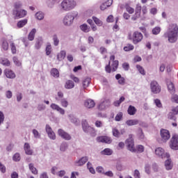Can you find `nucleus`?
Segmentation results:
<instances>
[{
	"label": "nucleus",
	"instance_id": "obj_1",
	"mask_svg": "<svg viewBox=\"0 0 178 178\" xmlns=\"http://www.w3.org/2000/svg\"><path fill=\"white\" fill-rule=\"evenodd\" d=\"M164 38H168V42L175 44L178 40V26L176 24H170L166 32L163 35Z\"/></svg>",
	"mask_w": 178,
	"mask_h": 178
},
{
	"label": "nucleus",
	"instance_id": "obj_2",
	"mask_svg": "<svg viewBox=\"0 0 178 178\" xmlns=\"http://www.w3.org/2000/svg\"><path fill=\"white\" fill-rule=\"evenodd\" d=\"M76 7V1L74 0H63L60 4L61 12H69Z\"/></svg>",
	"mask_w": 178,
	"mask_h": 178
},
{
	"label": "nucleus",
	"instance_id": "obj_3",
	"mask_svg": "<svg viewBox=\"0 0 178 178\" xmlns=\"http://www.w3.org/2000/svg\"><path fill=\"white\" fill-rule=\"evenodd\" d=\"M81 124L84 133H89L91 136H95V129L88 124V122H87V120H83L81 122Z\"/></svg>",
	"mask_w": 178,
	"mask_h": 178
},
{
	"label": "nucleus",
	"instance_id": "obj_4",
	"mask_svg": "<svg viewBox=\"0 0 178 178\" xmlns=\"http://www.w3.org/2000/svg\"><path fill=\"white\" fill-rule=\"evenodd\" d=\"M76 16H77V13H75V15L73 14V13L67 14L64 17L63 20V23L64 26H69L71 24H73V22H74Z\"/></svg>",
	"mask_w": 178,
	"mask_h": 178
},
{
	"label": "nucleus",
	"instance_id": "obj_5",
	"mask_svg": "<svg viewBox=\"0 0 178 178\" xmlns=\"http://www.w3.org/2000/svg\"><path fill=\"white\" fill-rule=\"evenodd\" d=\"M129 40H132L133 43L137 44L138 42L143 41V33L138 31H135L133 33L132 38H129Z\"/></svg>",
	"mask_w": 178,
	"mask_h": 178
},
{
	"label": "nucleus",
	"instance_id": "obj_6",
	"mask_svg": "<svg viewBox=\"0 0 178 178\" xmlns=\"http://www.w3.org/2000/svg\"><path fill=\"white\" fill-rule=\"evenodd\" d=\"M126 144L129 151H131V152H136V147H134V140H133L132 135H129V138L126 140Z\"/></svg>",
	"mask_w": 178,
	"mask_h": 178
},
{
	"label": "nucleus",
	"instance_id": "obj_7",
	"mask_svg": "<svg viewBox=\"0 0 178 178\" xmlns=\"http://www.w3.org/2000/svg\"><path fill=\"white\" fill-rule=\"evenodd\" d=\"M150 90L153 94H159L161 92V86L156 81H152L150 83Z\"/></svg>",
	"mask_w": 178,
	"mask_h": 178
},
{
	"label": "nucleus",
	"instance_id": "obj_8",
	"mask_svg": "<svg viewBox=\"0 0 178 178\" xmlns=\"http://www.w3.org/2000/svg\"><path fill=\"white\" fill-rule=\"evenodd\" d=\"M155 154L159 158L165 159V158H170V155L168 153H165V150L162 147H157L155 149Z\"/></svg>",
	"mask_w": 178,
	"mask_h": 178
},
{
	"label": "nucleus",
	"instance_id": "obj_9",
	"mask_svg": "<svg viewBox=\"0 0 178 178\" xmlns=\"http://www.w3.org/2000/svg\"><path fill=\"white\" fill-rule=\"evenodd\" d=\"M170 147L171 149H174L175 151H178V135L177 134H175L172 136L170 140Z\"/></svg>",
	"mask_w": 178,
	"mask_h": 178
},
{
	"label": "nucleus",
	"instance_id": "obj_10",
	"mask_svg": "<svg viewBox=\"0 0 178 178\" xmlns=\"http://www.w3.org/2000/svg\"><path fill=\"white\" fill-rule=\"evenodd\" d=\"M13 14L15 19H22L27 15V11L26 10H13Z\"/></svg>",
	"mask_w": 178,
	"mask_h": 178
},
{
	"label": "nucleus",
	"instance_id": "obj_11",
	"mask_svg": "<svg viewBox=\"0 0 178 178\" xmlns=\"http://www.w3.org/2000/svg\"><path fill=\"white\" fill-rule=\"evenodd\" d=\"M58 134L60 137H61V138L65 140L66 141H70V140H72V136L62 129H59L58 130Z\"/></svg>",
	"mask_w": 178,
	"mask_h": 178
},
{
	"label": "nucleus",
	"instance_id": "obj_12",
	"mask_svg": "<svg viewBox=\"0 0 178 178\" xmlns=\"http://www.w3.org/2000/svg\"><path fill=\"white\" fill-rule=\"evenodd\" d=\"M141 5L137 4L135 9V14L131 17V20L136 22V20L141 17Z\"/></svg>",
	"mask_w": 178,
	"mask_h": 178
},
{
	"label": "nucleus",
	"instance_id": "obj_13",
	"mask_svg": "<svg viewBox=\"0 0 178 178\" xmlns=\"http://www.w3.org/2000/svg\"><path fill=\"white\" fill-rule=\"evenodd\" d=\"M141 5L137 4L135 9V14L131 17V20L136 22V20L141 17Z\"/></svg>",
	"mask_w": 178,
	"mask_h": 178
},
{
	"label": "nucleus",
	"instance_id": "obj_14",
	"mask_svg": "<svg viewBox=\"0 0 178 178\" xmlns=\"http://www.w3.org/2000/svg\"><path fill=\"white\" fill-rule=\"evenodd\" d=\"M177 114H178V106L172 108V111H170L168 113V119H170V120H173L174 122H176V120H177V117H176Z\"/></svg>",
	"mask_w": 178,
	"mask_h": 178
},
{
	"label": "nucleus",
	"instance_id": "obj_15",
	"mask_svg": "<svg viewBox=\"0 0 178 178\" xmlns=\"http://www.w3.org/2000/svg\"><path fill=\"white\" fill-rule=\"evenodd\" d=\"M161 137L163 143H166L169 138H170V133L168 129H161Z\"/></svg>",
	"mask_w": 178,
	"mask_h": 178
},
{
	"label": "nucleus",
	"instance_id": "obj_16",
	"mask_svg": "<svg viewBox=\"0 0 178 178\" xmlns=\"http://www.w3.org/2000/svg\"><path fill=\"white\" fill-rule=\"evenodd\" d=\"M46 132L47 133L48 137L51 140H56V135H55V132L52 130V128L49 124H46L45 127Z\"/></svg>",
	"mask_w": 178,
	"mask_h": 178
},
{
	"label": "nucleus",
	"instance_id": "obj_17",
	"mask_svg": "<svg viewBox=\"0 0 178 178\" xmlns=\"http://www.w3.org/2000/svg\"><path fill=\"white\" fill-rule=\"evenodd\" d=\"M97 143H104V144H111L112 138L109 136H98L97 138Z\"/></svg>",
	"mask_w": 178,
	"mask_h": 178
},
{
	"label": "nucleus",
	"instance_id": "obj_18",
	"mask_svg": "<svg viewBox=\"0 0 178 178\" xmlns=\"http://www.w3.org/2000/svg\"><path fill=\"white\" fill-rule=\"evenodd\" d=\"M50 108H51L53 111H57V112L60 113V115H65V109L62 108L60 106H59L56 104H54V103L51 104L50 106Z\"/></svg>",
	"mask_w": 178,
	"mask_h": 178
},
{
	"label": "nucleus",
	"instance_id": "obj_19",
	"mask_svg": "<svg viewBox=\"0 0 178 178\" xmlns=\"http://www.w3.org/2000/svg\"><path fill=\"white\" fill-rule=\"evenodd\" d=\"M84 106L88 108V109H91L95 106V102L91 99H86L84 102Z\"/></svg>",
	"mask_w": 178,
	"mask_h": 178
},
{
	"label": "nucleus",
	"instance_id": "obj_20",
	"mask_svg": "<svg viewBox=\"0 0 178 178\" xmlns=\"http://www.w3.org/2000/svg\"><path fill=\"white\" fill-rule=\"evenodd\" d=\"M24 149L26 155H33V149H31L30 144L25 143L24 145Z\"/></svg>",
	"mask_w": 178,
	"mask_h": 178
},
{
	"label": "nucleus",
	"instance_id": "obj_21",
	"mask_svg": "<svg viewBox=\"0 0 178 178\" xmlns=\"http://www.w3.org/2000/svg\"><path fill=\"white\" fill-rule=\"evenodd\" d=\"M4 73L8 79H15L16 77L15 72L9 69H6Z\"/></svg>",
	"mask_w": 178,
	"mask_h": 178
},
{
	"label": "nucleus",
	"instance_id": "obj_22",
	"mask_svg": "<svg viewBox=\"0 0 178 178\" xmlns=\"http://www.w3.org/2000/svg\"><path fill=\"white\" fill-rule=\"evenodd\" d=\"M87 161H88V157L84 156V157H82L79 161H76L75 163L76 166H83V165H84L87 162Z\"/></svg>",
	"mask_w": 178,
	"mask_h": 178
},
{
	"label": "nucleus",
	"instance_id": "obj_23",
	"mask_svg": "<svg viewBox=\"0 0 178 178\" xmlns=\"http://www.w3.org/2000/svg\"><path fill=\"white\" fill-rule=\"evenodd\" d=\"M109 106V102L108 100L104 101L102 102L98 106L99 111H104V109L108 108Z\"/></svg>",
	"mask_w": 178,
	"mask_h": 178
},
{
	"label": "nucleus",
	"instance_id": "obj_24",
	"mask_svg": "<svg viewBox=\"0 0 178 178\" xmlns=\"http://www.w3.org/2000/svg\"><path fill=\"white\" fill-rule=\"evenodd\" d=\"M137 112V108L134 107V106H129L127 110V113L131 116H134L136 115V113Z\"/></svg>",
	"mask_w": 178,
	"mask_h": 178
},
{
	"label": "nucleus",
	"instance_id": "obj_25",
	"mask_svg": "<svg viewBox=\"0 0 178 178\" xmlns=\"http://www.w3.org/2000/svg\"><path fill=\"white\" fill-rule=\"evenodd\" d=\"M165 166L166 170H171V169L173 168L172 160L170 159L167 158V160L165 161Z\"/></svg>",
	"mask_w": 178,
	"mask_h": 178
},
{
	"label": "nucleus",
	"instance_id": "obj_26",
	"mask_svg": "<svg viewBox=\"0 0 178 178\" xmlns=\"http://www.w3.org/2000/svg\"><path fill=\"white\" fill-rule=\"evenodd\" d=\"M37 33V30L35 29H33L31 32L28 35L29 41H33L34 38L35 37V33Z\"/></svg>",
	"mask_w": 178,
	"mask_h": 178
},
{
	"label": "nucleus",
	"instance_id": "obj_27",
	"mask_svg": "<svg viewBox=\"0 0 178 178\" xmlns=\"http://www.w3.org/2000/svg\"><path fill=\"white\" fill-rule=\"evenodd\" d=\"M140 124V120H128L126 121V124L127 126H136V124Z\"/></svg>",
	"mask_w": 178,
	"mask_h": 178
},
{
	"label": "nucleus",
	"instance_id": "obj_28",
	"mask_svg": "<svg viewBox=\"0 0 178 178\" xmlns=\"http://www.w3.org/2000/svg\"><path fill=\"white\" fill-rule=\"evenodd\" d=\"M65 88L67 90H72V88H74V82L72 80H68L66 81Z\"/></svg>",
	"mask_w": 178,
	"mask_h": 178
},
{
	"label": "nucleus",
	"instance_id": "obj_29",
	"mask_svg": "<svg viewBox=\"0 0 178 178\" xmlns=\"http://www.w3.org/2000/svg\"><path fill=\"white\" fill-rule=\"evenodd\" d=\"M42 43H43L42 38H38L36 40V42L35 44V49H40V48H41V46L42 45Z\"/></svg>",
	"mask_w": 178,
	"mask_h": 178
},
{
	"label": "nucleus",
	"instance_id": "obj_30",
	"mask_svg": "<svg viewBox=\"0 0 178 178\" xmlns=\"http://www.w3.org/2000/svg\"><path fill=\"white\" fill-rule=\"evenodd\" d=\"M1 48L3 51H8L9 49V43H8V40L6 39H3L2 40Z\"/></svg>",
	"mask_w": 178,
	"mask_h": 178
},
{
	"label": "nucleus",
	"instance_id": "obj_31",
	"mask_svg": "<svg viewBox=\"0 0 178 178\" xmlns=\"http://www.w3.org/2000/svg\"><path fill=\"white\" fill-rule=\"evenodd\" d=\"M80 29L83 31V33H89L90 28V26H88V25H87V24H83L82 25H81L80 26Z\"/></svg>",
	"mask_w": 178,
	"mask_h": 178
},
{
	"label": "nucleus",
	"instance_id": "obj_32",
	"mask_svg": "<svg viewBox=\"0 0 178 178\" xmlns=\"http://www.w3.org/2000/svg\"><path fill=\"white\" fill-rule=\"evenodd\" d=\"M50 73L53 77H55V79H58L59 77V71L56 68L51 69Z\"/></svg>",
	"mask_w": 178,
	"mask_h": 178
},
{
	"label": "nucleus",
	"instance_id": "obj_33",
	"mask_svg": "<svg viewBox=\"0 0 178 178\" xmlns=\"http://www.w3.org/2000/svg\"><path fill=\"white\" fill-rule=\"evenodd\" d=\"M26 24H27V19H25L19 21L17 24V26L18 27V29H22L24 27Z\"/></svg>",
	"mask_w": 178,
	"mask_h": 178
},
{
	"label": "nucleus",
	"instance_id": "obj_34",
	"mask_svg": "<svg viewBox=\"0 0 178 178\" xmlns=\"http://www.w3.org/2000/svg\"><path fill=\"white\" fill-rule=\"evenodd\" d=\"M113 154V151L110 148H106L103 151L101 152L102 155H112Z\"/></svg>",
	"mask_w": 178,
	"mask_h": 178
},
{
	"label": "nucleus",
	"instance_id": "obj_35",
	"mask_svg": "<svg viewBox=\"0 0 178 178\" xmlns=\"http://www.w3.org/2000/svg\"><path fill=\"white\" fill-rule=\"evenodd\" d=\"M69 145L67 144V143L63 142L60 145V151H61V152H65V151H66V149H67Z\"/></svg>",
	"mask_w": 178,
	"mask_h": 178
},
{
	"label": "nucleus",
	"instance_id": "obj_36",
	"mask_svg": "<svg viewBox=\"0 0 178 178\" xmlns=\"http://www.w3.org/2000/svg\"><path fill=\"white\" fill-rule=\"evenodd\" d=\"M64 58H66V51L63 50L57 55L58 60H63Z\"/></svg>",
	"mask_w": 178,
	"mask_h": 178
},
{
	"label": "nucleus",
	"instance_id": "obj_37",
	"mask_svg": "<svg viewBox=\"0 0 178 178\" xmlns=\"http://www.w3.org/2000/svg\"><path fill=\"white\" fill-rule=\"evenodd\" d=\"M29 170L33 175H38V170H37V168L34 167L33 163H29Z\"/></svg>",
	"mask_w": 178,
	"mask_h": 178
},
{
	"label": "nucleus",
	"instance_id": "obj_38",
	"mask_svg": "<svg viewBox=\"0 0 178 178\" xmlns=\"http://www.w3.org/2000/svg\"><path fill=\"white\" fill-rule=\"evenodd\" d=\"M56 99H57V101H60V104L63 108H67L68 105H69V102H67V100H66V99H58L56 98Z\"/></svg>",
	"mask_w": 178,
	"mask_h": 178
},
{
	"label": "nucleus",
	"instance_id": "obj_39",
	"mask_svg": "<svg viewBox=\"0 0 178 178\" xmlns=\"http://www.w3.org/2000/svg\"><path fill=\"white\" fill-rule=\"evenodd\" d=\"M161 27L159 26H156L152 30V34L153 35H158L161 33Z\"/></svg>",
	"mask_w": 178,
	"mask_h": 178
},
{
	"label": "nucleus",
	"instance_id": "obj_40",
	"mask_svg": "<svg viewBox=\"0 0 178 178\" xmlns=\"http://www.w3.org/2000/svg\"><path fill=\"white\" fill-rule=\"evenodd\" d=\"M168 88L170 94H175V85H173V83L170 82L168 83Z\"/></svg>",
	"mask_w": 178,
	"mask_h": 178
},
{
	"label": "nucleus",
	"instance_id": "obj_41",
	"mask_svg": "<svg viewBox=\"0 0 178 178\" xmlns=\"http://www.w3.org/2000/svg\"><path fill=\"white\" fill-rule=\"evenodd\" d=\"M11 52L13 55H15L16 52H17V49H16V45L15 44V42H11L10 44Z\"/></svg>",
	"mask_w": 178,
	"mask_h": 178
},
{
	"label": "nucleus",
	"instance_id": "obj_42",
	"mask_svg": "<svg viewBox=\"0 0 178 178\" xmlns=\"http://www.w3.org/2000/svg\"><path fill=\"white\" fill-rule=\"evenodd\" d=\"M45 51H46V55H47V56H49V55H51V52H52V46L51 45L50 43H49V44L47 45Z\"/></svg>",
	"mask_w": 178,
	"mask_h": 178
},
{
	"label": "nucleus",
	"instance_id": "obj_43",
	"mask_svg": "<svg viewBox=\"0 0 178 178\" xmlns=\"http://www.w3.org/2000/svg\"><path fill=\"white\" fill-rule=\"evenodd\" d=\"M118 66H119V61L118 60L113 61V64L111 65L113 72H116Z\"/></svg>",
	"mask_w": 178,
	"mask_h": 178
},
{
	"label": "nucleus",
	"instance_id": "obj_44",
	"mask_svg": "<svg viewBox=\"0 0 178 178\" xmlns=\"http://www.w3.org/2000/svg\"><path fill=\"white\" fill-rule=\"evenodd\" d=\"M113 136L116 137V138H119L120 137V132L118 129L113 128L112 130Z\"/></svg>",
	"mask_w": 178,
	"mask_h": 178
},
{
	"label": "nucleus",
	"instance_id": "obj_45",
	"mask_svg": "<svg viewBox=\"0 0 178 178\" xmlns=\"http://www.w3.org/2000/svg\"><path fill=\"white\" fill-rule=\"evenodd\" d=\"M125 9L127 12H128V13H129L130 15H133V13H134V8L130 7V6L127 3L125 4Z\"/></svg>",
	"mask_w": 178,
	"mask_h": 178
},
{
	"label": "nucleus",
	"instance_id": "obj_46",
	"mask_svg": "<svg viewBox=\"0 0 178 178\" xmlns=\"http://www.w3.org/2000/svg\"><path fill=\"white\" fill-rule=\"evenodd\" d=\"M53 41L54 47H58V45H59V38H58V35L54 34L53 35Z\"/></svg>",
	"mask_w": 178,
	"mask_h": 178
},
{
	"label": "nucleus",
	"instance_id": "obj_47",
	"mask_svg": "<svg viewBox=\"0 0 178 178\" xmlns=\"http://www.w3.org/2000/svg\"><path fill=\"white\" fill-rule=\"evenodd\" d=\"M91 81V79L90 78H86L83 81V88H87L88 86H90V83Z\"/></svg>",
	"mask_w": 178,
	"mask_h": 178
},
{
	"label": "nucleus",
	"instance_id": "obj_48",
	"mask_svg": "<svg viewBox=\"0 0 178 178\" xmlns=\"http://www.w3.org/2000/svg\"><path fill=\"white\" fill-rule=\"evenodd\" d=\"M93 21L95 22V24H97V26H99V27H101V26H102L103 23L102 21H101L99 19L97 18V17H92Z\"/></svg>",
	"mask_w": 178,
	"mask_h": 178
},
{
	"label": "nucleus",
	"instance_id": "obj_49",
	"mask_svg": "<svg viewBox=\"0 0 178 178\" xmlns=\"http://www.w3.org/2000/svg\"><path fill=\"white\" fill-rule=\"evenodd\" d=\"M136 69H137V70H138V72H139V73H140V74H143V76H145V71L144 70V68L141 65H137Z\"/></svg>",
	"mask_w": 178,
	"mask_h": 178
},
{
	"label": "nucleus",
	"instance_id": "obj_50",
	"mask_svg": "<svg viewBox=\"0 0 178 178\" xmlns=\"http://www.w3.org/2000/svg\"><path fill=\"white\" fill-rule=\"evenodd\" d=\"M134 49V46H133V44H127L124 47V51H125V52H129V51H133Z\"/></svg>",
	"mask_w": 178,
	"mask_h": 178
},
{
	"label": "nucleus",
	"instance_id": "obj_51",
	"mask_svg": "<svg viewBox=\"0 0 178 178\" xmlns=\"http://www.w3.org/2000/svg\"><path fill=\"white\" fill-rule=\"evenodd\" d=\"M32 133L35 138H41V134L37 129H33Z\"/></svg>",
	"mask_w": 178,
	"mask_h": 178
},
{
	"label": "nucleus",
	"instance_id": "obj_52",
	"mask_svg": "<svg viewBox=\"0 0 178 178\" xmlns=\"http://www.w3.org/2000/svg\"><path fill=\"white\" fill-rule=\"evenodd\" d=\"M35 17L38 19V20H42V19H44V13L42 12H38L35 14Z\"/></svg>",
	"mask_w": 178,
	"mask_h": 178
},
{
	"label": "nucleus",
	"instance_id": "obj_53",
	"mask_svg": "<svg viewBox=\"0 0 178 178\" xmlns=\"http://www.w3.org/2000/svg\"><path fill=\"white\" fill-rule=\"evenodd\" d=\"M122 118H123V113L120 112L116 115L115 120L116 122H120V120H122Z\"/></svg>",
	"mask_w": 178,
	"mask_h": 178
},
{
	"label": "nucleus",
	"instance_id": "obj_54",
	"mask_svg": "<svg viewBox=\"0 0 178 178\" xmlns=\"http://www.w3.org/2000/svg\"><path fill=\"white\" fill-rule=\"evenodd\" d=\"M1 65H3V66H10V62H9V60L7 58H4L1 60Z\"/></svg>",
	"mask_w": 178,
	"mask_h": 178
},
{
	"label": "nucleus",
	"instance_id": "obj_55",
	"mask_svg": "<svg viewBox=\"0 0 178 178\" xmlns=\"http://www.w3.org/2000/svg\"><path fill=\"white\" fill-rule=\"evenodd\" d=\"M13 60L15 65H16V66H22V63H20V61L19 60V58H17V57L14 56L13 58Z\"/></svg>",
	"mask_w": 178,
	"mask_h": 178
},
{
	"label": "nucleus",
	"instance_id": "obj_56",
	"mask_svg": "<svg viewBox=\"0 0 178 178\" xmlns=\"http://www.w3.org/2000/svg\"><path fill=\"white\" fill-rule=\"evenodd\" d=\"M13 161H15V162H19V161H20V154L19 153L15 154L14 156H13Z\"/></svg>",
	"mask_w": 178,
	"mask_h": 178
},
{
	"label": "nucleus",
	"instance_id": "obj_57",
	"mask_svg": "<svg viewBox=\"0 0 178 178\" xmlns=\"http://www.w3.org/2000/svg\"><path fill=\"white\" fill-rule=\"evenodd\" d=\"M47 3L49 8H52L55 5V0H47Z\"/></svg>",
	"mask_w": 178,
	"mask_h": 178
},
{
	"label": "nucleus",
	"instance_id": "obj_58",
	"mask_svg": "<svg viewBox=\"0 0 178 178\" xmlns=\"http://www.w3.org/2000/svg\"><path fill=\"white\" fill-rule=\"evenodd\" d=\"M96 170L97 172V173H102V175H104L105 173V170H104V168H102V166H99L96 168Z\"/></svg>",
	"mask_w": 178,
	"mask_h": 178
},
{
	"label": "nucleus",
	"instance_id": "obj_59",
	"mask_svg": "<svg viewBox=\"0 0 178 178\" xmlns=\"http://www.w3.org/2000/svg\"><path fill=\"white\" fill-rule=\"evenodd\" d=\"M13 96V93H12V91L10 90H7L6 92V98H8V99H10V98H12V97Z\"/></svg>",
	"mask_w": 178,
	"mask_h": 178
},
{
	"label": "nucleus",
	"instance_id": "obj_60",
	"mask_svg": "<svg viewBox=\"0 0 178 178\" xmlns=\"http://www.w3.org/2000/svg\"><path fill=\"white\" fill-rule=\"evenodd\" d=\"M154 104L158 108H162V103H161V100L158 99H154Z\"/></svg>",
	"mask_w": 178,
	"mask_h": 178
},
{
	"label": "nucleus",
	"instance_id": "obj_61",
	"mask_svg": "<svg viewBox=\"0 0 178 178\" xmlns=\"http://www.w3.org/2000/svg\"><path fill=\"white\" fill-rule=\"evenodd\" d=\"M66 175V171L65 170H60L58 172H57V176L59 177H63Z\"/></svg>",
	"mask_w": 178,
	"mask_h": 178
},
{
	"label": "nucleus",
	"instance_id": "obj_62",
	"mask_svg": "<svg viewBox=\"0 0 178 178\" xmlns=\"http://www.w3.org/2000/svg\"><path fill=\"white\" fill-rule=\"evenodd\" d=\"M171 99H172V102H175L176 104H178V95H172Z\"/></svg>",
	"mask_w": 178,
	"mask_h": 178
},
{
	"label": "nucleus",
	"instance_id": "obj_63",
	"mask_svg": "<svg viewBox=\"0 0 178 178\" xmlns=\"http://www.w3.org/2000/svg\"><path fill=\"white\" fill-rule=\"evenodd\" d=\"M134 176L135 178H141V176L140 175V171H138V170H135Z\"/></svg>",
	"mask_w": 178,
	"mask_h": 178
},
{
	"label": "nucleus",
	"instance_id": "obj_64",
	"mask_svg": "<svg viewBox=\"0 0 178 178\" xmlns=\"http://www.w3.org/2000/svg\"><path fill=\"white\" fill-rule=\"evenodd\" d=\"M45 108H46V106L44 104H38V110L40 111H45Z\"/></svg>",
	"mask_w": 178,
	"mask_h": 178
}]
</instances>
